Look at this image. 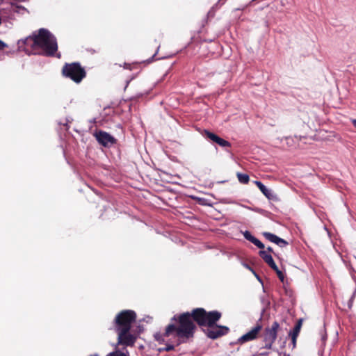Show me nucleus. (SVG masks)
<instances>
[{
    "mask_svg": "<svg viewBox=\"0 0 356 356\" xmlns=\"http://www.w3.org/2000/svg\"><path fill=\"white\" fill-rule=\"evenodd\" d=\"M136 314L133 310H123L115 318L114 328L116 332H129L131 325L136 321Z\"/></svg>",
    "mask_w": 356,
    "mask_h": 356,
    "instance_id": "20e7f679",
    "label": "nucleus"
},
{
    "mask_svg": "<svg viewBox=\"0 0 356 356\" xmlns=\"http://www.w3.org/2000/svg\"><path fill=\"white\" fill-rule=\"evenodd\" d=\"M266 252H273V249L271 247H268L267 248V250H266Z\"/></svg>",
    "mask_w": 356,
    "mask_h": 356,
    "instance_id": "2f4dec72",
    "label": "nucleus"
},
{
    "mask_svg": "<svg viewBox=\"0 0 356 356\" xmlns=\"http://www.w3.org/2000/svg\"><path fill=\"white\" fill-rule=\"evenodd\" d=\"M17 8L19 10H26V8H25L24 7L22 6H17Z\"/></svg>",
    "mask_w": 356,
    "mask_h": 356,
    "instance_id": "7c9ffc66",
    "label": "nucleus"
},
{
    "mask_svg": "<svg viewBox=\"0 0 356 356\" xmlns=\"http://www.w3.org/2000/svg\"><path fill=\"white\" fill-rule=\"evenodd\" d=\"M90 356H99V355L98 354H94V355H91Z\"/></svg>",
    "mask_w": 356,
    "mask_h": 356,
    "instance_id": "473e14b6",
    "label": "nucleus"
},
{
    "mask_svg": "<svg viewBox=\"0 0 356 356\" xmlns=\"http://www.w3.org/2000/svg\"><path fill=\"white\" fill-rule=\"evenodd\" d=\"M18 49L24 51L27 54H39L40 51L37 50V38L36 31L33 32L31 35L22 39L17 42Z\"/></svg>",
    "mask_w": 356,
    "mask_h": 356,
    "instance_id": "423d86ee",
    "label": "nucleus"
},
{
    "mask_svg": "<svg viewBox=\"0 0 356 356\" xmlns=\"http://www.w3.org/2000/svg\"><path fill=\"white\" fill-rule=\"evenodd\" d=\"M259 256L263 259V260L272 268H276V264L275 263L272 256L267 253L266 250H260Z\"/></svg>",
    "mask_w": 356,
    "mask_h": 356,
    "instance_id": "dca6fc26",
    "label": "nucleus"
},
{
    "mask_svg": "<svg viewBox=\"0 0 356 356\" xmlns=\"http://www.w3.org/2000/svg\"><path fill=\"white\" fill-rule=\"evenodd\" d=\"M243 266L245 268H246L247 269L251 270L254 275L255 276L257 277V278L261 282V280L260 278L258 277V275L256 274V273L254 272V270L248 264H243Z\"/></svg>",
    "mask_w": 356,
    "mask_h": 356,
    "instance_id": "5701e85b",
    "label": "nucleus"
},
{
    "mask_svg": "<svg viewBox=\"0 0 356 356\" xmlns=\"http://www.w3.org/2000/svg\"><path fill=\"white\" fill-rule=\"evenodd\" d=\"M279 328L280 324L277 321H274L270 327L265 329L264 340L275 342L277 339Z\"/></svg>",
    "mask_w": 356,
    "mask_h": 356,
    "instance_id": "f8f14e48",
    "label": "nucleus"
},
{
    "mask_svg": "<svg viewBox=\"0 0 356 356\" xmlns=\"http://www.w3.org/2000/svg\"><path fill=\"white\" fill-rule=\"evenodd\" d=\"M242 233H243L244 238L246 240L252 243L257 248H259L260 249H264L265 248L264 244L262 242H261L259 239H257L256 237L252 236L249 231L246 230Z\"/></svg>",
    "mask_w": 356,
    "mask_h": 356,
    "instance_id": "2eb2a0df",
    "label": "nucleus"
},
{
    "mask_svg": "<svg viewBox=\"0 0 356 356\" xmlns=\"http://www.w3.org/2000/svg\"><path fill=\"white\" fill-rule=\"evenodd\" d=\"M351 122L353 124V126L356 128V119H353L351 120Z\"/></svg>",
    "mask_w": 356,
    "mask_h": 356,
    "instance_id": "c756f323",
    "label": "nucleus"
},
{
    "mask_svg": "<svg viewBox=\"0 0 356 356\" xmlns=\"http://www.w3.org/2000/svg\"><path fill=\"white\" fill-rule=\"evenodd\" d=\"M193 319L200 326L211 327L221 318V313L214 310L206 312L203 308H196L192 311Z\"/></svg>",
    "mask_w": 356,
    "mask_h": 356,
    "instance_id": "7ed1b4c3",
    "label": "nucleus"
},
{
    "mask_svg": "<svg viewBox=\"0 0 356 356\" xmlns=\"http://www.w3.org/2000/svg\"><path fill=\"white\" fill-rule=\"evenodd\" d=\"M138 333H130L129 332H120L118 333V344L125 346H133L138 338V334L143 331V329L138 326Z\"/></svg>",
    "mask_w": 356,
    "mask_h": 356,
    "instance_id": "0eeeda50",
    "label": "nucleus"
},
{
    "mask_svg": "<svg viewBox=\"0 0 356 356\" xmlns=\"http://www.w3.org/2000/svg\"><path fill=\"white\" fill-rule=\"evenodd\" d=\"M175 349V346L172 344H167L164 348H159V351H170Z\"/></svg>",
    "mask_w": 356,
    "mask_h": 356,
    "instance_id": "412c9836",
    "label": "nucleus"
},
{
    "mask_svg": "<svg viewBox=\"0 0 356 356\" xmlns=\"http://www.w3.org/2000/svg\"><path fill=\"white\" fill-rule=\"evenodd\" d=\"M326 338H327V335L325 333V331L322 330V340H323V341H325L326 340Z\"/></svg>",
    "mask_w": 356,
    "mask_h": 356,
    "instance_id": "cd10ccee",
    "label": "nucleus"
},
{
    "mask_svg": "<svg viewBox=\"0 0 356 356\" xmlns=\"http://www.w3.org/2000/svg\"><path fill=\"white\" fill-rule=\"evenodd\" d=\"M262 329V325L260 323H257L254 326L249 332L239 337L237 340L238 343H245L248 341L256 339L259 335V333Z\"/></svg>",
    "mask_w": 356,
    "mask_h": 356,
    "instance_id": "6e6552de",
    "label": "nucleus"
},
{
    "mask_svg": "<svg viewBox=\"0 0 356 356\" xmlns=\"http://www.w3.org/2000/svg\"><path fill=\"white\" fill-rule=\"evenodd\" d=\"M291 337V342H292V344H293V348L296 347V339L298 337V336H295V335H290Z\"/></svg>",
    "mask_w": 356,
    "mask_h": 356,
    "instance_id": "393cba45",
    "label": "nucleus"
},
{
    "mask_svg": "<svg viewBox=\"0 0 356 356\" xmlns=\"http://www.w3.org/2000/svg\"><path fill=\"white\" fill-rule=\"evenodd\" d=\"M227 0H218V3L213 6V8H218L223 5Z\"/></svg>",
    "mask_w": 356,
    "mask_h": 356,
    "instance_id": "a878e982",
    "label": "nucleus"
},
{
    "mask_svg": "<svg viewBox=\"0 0 356 356\" xmlns=\"http://www.w3.org/2000/svg\"><path fill=\"white\" fill-rule=\"evenodd\" d=\"M172 321H175L177 325L175 323L169 324L165 328V334L170 336L175 333L178 338L177 344L186 343L194 337L196 325L193 319L192 312L175 315L172 318Z\"/></svg>",
    "mask_w": 356,
    "mask_h": 356,
    "instance_id": "f257e3e1",
    "label": "nucleus"
},
{
    "mask_svg": "<svg viewBox=\"0 0 356 356\" xmlns=\"http://www.w3.org/2000/svg\"><path fill=\"white\" fill-rule=\"evenodd\" d=\"M295 326H298V327L301 328L302 326V319L298 320V323Z\"/></svg>",
    "mask_w": 356,
    "mask_h": 356,
    "instance_id": "c85d7f7f",
    "label": "nucleus"
},
{
    "mask_svg": "<svg viewBox=\"0 0 356 356\" xmlns=\"http://www.w3.org/2000/svg\"><path fill=\"white\" fill-rule=\"evenodd\" d=\"M273 270L275 271V273H277V275L279 277V279L280 280V281L282 282H284V273L278 268L277 266H276L275 269H273Z\"/></svg>",
    "mask_w": 356,
    "mask_h": 356,
    "instance_id": "aec40b11",
    "label": "nucleus"
},
{
    "mask_svg": "<svg viewBox=\"0 0 356 356\" xmlns=\"http://www.w3.org/2000/svg\"><path fill=\"white\" fill-rule=\"evenodd\" d=\"M263 235L266 238V239L273 243L277 244L280 248L286 247L288 245V242L286 241L277 236V235L273 233L264 232Z\"/></svg>",
    "mask_w": 356,
    "mask_h": 356,
    "instance_id": "ddd939ff",
    "label": "nucleus"
},
{
    "mask_svg": "<svg viewBox=\"0 0 356 356\" xmlns=\"http://www.w3.org/2000/svg\"><path fill=\"white\" fill-rule=\"evenodd\" d=\"M64 76L79 83L86 76V72L79 63H66L62 70Z\"/></svg>",
    "mask_w": 356,
    "mask_h": 356,
    "instance_id": "39448f33",
    "label": "nucleus"
},
{
    "mask_svg": "<svg viewBox=\"0 0 356 356\" xmlns=\"http://www.w3.org/2000/svg\"><path fill=\"white\" fill-rule=\"evenodd\" d=\"M229 331V329L227 326L214 325L211 327H209L207 334L209 338L215 339L221 336L227 334Z\"/></svg>",
    "mask_w": 356,
    "mask_h": 356,
    "instance_id": "9d476101",
    "label": "nucleus"
},
{
    "mask_svg": "<svg viewBox=\"0 0 356 356\" xmlns=\"http://www.w3.org/2000/svg\"><path fill=\"white\" fill-rule=\"evenodd\" d=\"M6 47L7 44L3 41L0 40V51L3 50Z\"/></svg>",
    "mask_w": 356,
    "mask_h": 356,
    "instance_id": "bb28decb",
    "label": "nucleus"
},
{
    "mask_svg": "<svg viewBox=\"0 0 356 356\" xmlns=\"http://www.w3.org/2000/svg\"><path fill=\"white\" fill-rule=\"evenodd\" d=\"M168 337L165 335V332L163 334L161 333H156L154 334V339L156 341H158L159 343H162L165 341V337Z\"/></svg>",
    "mask_w": 356,
    "mask_h": 356,
    "instance_id": "a211bd4d",
    "label": "nucleus"
},
{
    "mask_svg": "<svg viewBox=\"0 0 356 356\" xmlns=\"http://www.w3.org/2000/svg\"><path fill=\"white\" fill-rule=\"evenodd\" d=\"M203 136L206 138L210 140L211 141L216 143L218 145L222 147H231V144L229 141L219 137L218 135L212 133L208 130H204L203 134Z\"/></svg>",
    "mask_w": 356,
    "mask_h": 356,
    "instance_id": "9b49d317",
    "label": "nucleus"
},
{
    "mask_svg": "<svg viewBox=\"0 0 356 356\" xmlns=\"http://www.w3.org/2000/svg\"><path fill=\"white\" fill-rule=\"evenodd\" d=\"M254 183L267 199L270 200H275L277 199L276 195L272 191V190L266 188L262 182L260 181H254Z\"/></svg>",
    "mask_w": 356,
    "mask_h": 356,
    "instance_id": "4468645a",
    "label": "nucleus"
},
{
    "mask_svg": "<svg viewBox=\"0 0 356 356\" xmlns=\"http://www.w3.org/2000/svg\"><path fill=\"white\" fill-rule=\"evenodd\" d=\"M300 331V328L298 326H295L293 330L289 332V335L298 336Z\"/></svg>",
    "mask_w": 356,
    "mask_h": 356,
    "instance_id": "4be33fe9",
    "label": "nucleus"
},
{
    "mask_svg": "<svg viewBox=\"0 0 356 356\" xmlns=\"http://www.w3.org/2000/svg\"><path fill=\"white\" fill-rule=\"evenodd\" d=\"M67 122H70V120H67ZM64 125H66V126H67V123L64 124Z\"/></svg>",
    "mask_w": 356,
    "mask_h": 356,
    "instance_id": "72a5a7b5",
    "label": "nucleus"
},
{
    "mask_svg": "<svg viewBox=\"0 0 356 356\" xmlns=\"http://www.w3.org/2000/svg\"><path fill=\"white\" fill-rule=\"evenodd\" d=\"M95 138L97 142L104 147H111L116 143V139L104 131H99L95 133Z\"/></svg>",
    "mask_w": 356,
    "mask_h": 356,
    "instance_id": "1a4fd4ad",
    "label": "nucleus"
},
{
    "mask_svg": "<svg viewBox=\"0 0 356 356\" xmlns=\"http://www.w3.org/2000/svg\"><path fill=\"white\" fill-rule=\"evenodd\" d=\"M106 356H129V353L127 350L126 353H122L120 350H115L112 353H110Z\"/></svg>",
    "mask_w": 356,
    "mask_h": 356,
    "instance_id": "6ab92c4d",
    "label": "nucleus"
},
{
    "mask_svg": "<svg viewBox=\"0 0 356 356\" xmlns=\"http://www.w3.org/2000/svg\"><path fill=\"white\" fill-rule=\"evenodd\" d=\"M236 176L238 181L241 184H246L250 181L249 175L247 174L237 172Z\"/></svg>",
    "mask_w": 356,
    "mask_h": 356,
    "instance_id": "f3484780",
    "label": "nucleus"
},
{
    "mask_svg": "<svg viewBox=\"0 0 356 356\" xmlns=\"http://www.w3.org/2000/svg\"><path fill=\"white\" fill-rule=\"evenodd\" d=\"M37 50L40 55L53 56L58 50L56 37L47 29L41 28L36 31Z\"/></svg>",
    "mask_w": 356,
    "mask_h": 356,
    "instance_id": "f03ea898",
    "label": "nucleus"
},
{
    "mask_svg": "<svg viewBox=\"0 0 356 356\" xmlns=\"http://www.w3.org/2000/svg\"><path fill=\"white\" fill-rule=\"evenodd\" d=\"M264 342H265L264 348L266 349H270L274 343V342H270L269 341H264Z\"/></svg>",
    "mask_w": 356,
    "mask_h": 356,
    "instance_id": "b1692460",
    "label": "nucleus"
}]
</instances>
